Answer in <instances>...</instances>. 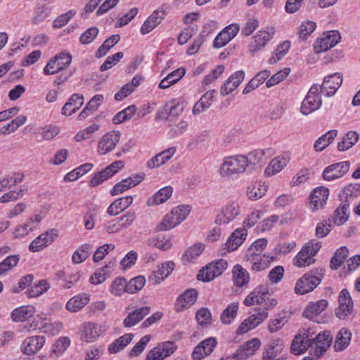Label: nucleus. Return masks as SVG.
<instances>
[{
	"mask_svg": "<svg viewBox=\"0 0 360 360\" xmlns=\"http://www.w3.org/2000/svg\"><path fill=\"white\" fill-rule=\"evenodd\" d=\"M263 303L265 305L264 309H262L258 307L255 308V313L245 319L238 326L236 330L237 335L246 333L262 323L268 317L267 311L275 307L277 305L278 302L276 299L269 298V296H267Z\"/></svg>",
	"mask_w": 360,
	"mask_h": 360,
	"instance_id": "obj_1",
	"label": "nucleus"
},
{
	"mask_svg": "<svg viewBox=\"0 0 360 360\" xmlns=\"http://www.w3.org/2000/svg\"><path fill=\"white\" fill-rule=\"evenodd\" d=\"M324 272L323 269L317 268L305 273L297 280L295 287V292L297 295H304L314 290L321 282Z\"/></svg>",
	"mask_w": 360,
	"mask_h": 360,
	"instance_id": "obj_2",
	"label": "nucleus"
},
{
	"mask_svg": "<svg viewBox=\"0 0 360 360\" xmlns=\"http://www.w3.org/2000/svg\"><path fill=\"white\" fill-rule=\"evenodd\" d=\"M248 167L245 155L229 156L224 158L219 172L223 177H231L235 174L244 173Z\"/></svg>",
	"mask_w": 360,
	"mask_h": 360,
	"instance_id": "obj_3",
	"label": "nucleus"
},
{
	"mask_svg": "<svg viewBox=\"0 0 360 360\" xmlns=\"http://www.w3.org/2000/svg\"><path fill=\"white\" fill-rule=\"evenodd\" d=\"M321 247L320 242L307 243L297 253L294 259V264L297 266H306L314 263L313 258Z\"/></svg>",
	"mask_w": 360,
	"mask_h": 360,
	"instance_id": "obj_4",
	"label": "nucleus"
},
{
	"mask_svg": "<svg viewBox=\"0 0 360 360\" xmlns=\"http://www.w3.org/2000/svg\"><path fill=\"white\" fill-rule=\"evenodd\" d=\"M72 62V56L68 52H60L51 58L44 68L46 75H55L68 67Z\"/></svg>",
	"mask_w": 360,
	"mask_h": 360,
	"instance_id": "obj_5",
	"label": "nucleus"
},
{
	"mask_svg": "<svg viewBox=\"0 0 360 360\" xmlns=\"http://www.w3.org/2000/svg\"><path fill=\"white\" fill-rule=\"evenodd\" d=\"M312 345L310 354L316 359L321 358L327 352L333 342V337L330 331L324 330L319 333L315 338H312Z\"/></svg>",
	"mask_w": 360,
	"mask_h": 360,
	"instance_id": "obj_6",
	"label": "nucleus"
},
{
	"mask_svg": "<svg viewBox=\"0 0 360 360\" xmlns=\"http://www.w3.org/2000/svg\"><path fill=\"white\" fill-rule=\"evenodd\" d=\"M124 167V162L122 160H117L103 170L95 173L89 182V186L91 188L96 187L107 181L115 175L120 169Z\"/></svg>",
	"mask_w": 360,
	"mask_h": 360,
	"instance_id": "obj_7",
	"label": "nucleus"
},
{
	"mask_svg": "<svg viewBox=\"0 0 360 360\" xmlns=\"http://www.w3.org/2000/svg\"><path fill=\"white\" fill-rule=\"evenodd\" d=\"M241 208L238 202L231 201L221 209V212L215 218L217 224H228L233 221L240 213Z\"/></svg>",
	"mask_w": 360,
	"mask_h": 360,
	"instance_id": "obj_8",
	"label": "nucleus"
},
{
	"mask_svg": "<svg viewBox=\"0 0 360 360\" xmlns=\"http://www.w3.org/2000/svg\"><path fill=\"white\" fill-rule=\"evenodd\" d=\"M312 338L309 329H303L292 340L290 350L295 355H300L312 346Z\"/></svg>",
	"mask_w": 360,
	"mask_h": 360,
	"instance_id": "obj_9",
	"label": "nucleus"
},
{
	"mask_svg": "<svg viewBox=\"0 0 360 360\" xmlns=\"http://www.w3.org/2000/svg\"><path fill=\"white\" fill-rule=\"evenodd\" d=\"M341 37L337 30L329 31L325 36L317 39L314 44V49L316 53L327 51L335 46L340 41Z\"/></svg>",
	"mask_w": 360,
	"mask_h": 360,
	"instance_id": "obj_10",
	"label": "nucleus"
},
{
	"mask_svg": "<svg viewBox=\"0 0 360 360\" xmlns=\"http://www.w3.org/2000/svg\"><path fill=\"white\" fill-rule=\"evenodd\" d=\"M176 349V345L174 342H162L148 352L146 360H163L172 354Z\"/></svg>",
	"mask_w": 360,
	"mask_h": 360,
	"instance_id": "obj_11",
	"label": "nucleus"
},
{
	"mask_svg": "<svg viewBox=\"0 0 360 360\" xmlns=\"http://www.w3.org/2000/svg\"><path fill=\"white\" fill-rule=\"evenodd\" d=\"M275 30L273 27L259 30L257 34L252 37L248 45L249 51L252 53L259 51L272 39Z\"/></svg>",
	"mask_w": 360,
	"mask_h": 360,
	"instance_id": "obj_12",
	"label": "nucleus"
},
{
	"mask_svg": "<svg viewBox=\"0 0 360 360\" xmlns=\"http://www.w3.org/2000/svg\"><path fill=\"white\" fill-rule=\"evenodd\" d=\"M339 306L335 309V315L340 319H345L353 311V302L347 289H342L338 296Z\"/></svg>",
	"mask_w": 360,
	"mask_h": 360,
	"instance_id": "obj_13",
	"label": "nucleus"
},
{
	"mask_svg": "<svg viewBox=\"0 0 360 360\" xmlns=\"http://www.w3.org/2000/svg\"><path fill=\"white\" fill-rule=\"evenodd\" d=\"M350 162L343 161L326 167L322 174L326 181H333L343 176L349 169Z\"/></svg>",
	"mask_w": 360,
	"mask_h": 360,
	"instance_id": "obj_14",
	"label": "nucleus"
},
{
	"mask_svg": "<svg viewBox=\"0 0 360 360\" xmlns=\"http://www.w3.org/2000/svg\"><path fill=\"white\" fill-rule=\"evenodd\" d=\"M58 237V231L51 229L37 237L29 245V250L32 252L41 251L51 245Z\"/></svg>",
	"mask_w": 360,
	"mask_h": 360,
	"instance_id": "obj_15",
	"label": "nucleus"
},
{
	"mask_svg": "<svg viewBox=\"0 0 360 360\" xmlns=\"http://www.w3.org/2000/svg\"><path fill=\"white\" fill-rule=\"evenodd\" d=\"M198 292L194 288H189L181 293L176 300L174 309L181 312L193 305L198 299Z\"/></svg>",
	"mask_w": 360,
	"mask_h": 360,
	"instance_id": "obj_16",
	"label": "nucleus"
},
{
	"mask_svg": "<svg viewBox=\"0 0 360 360\" xmlns=\"http://www.w3.org/2000/svg\"><path fill=\"white\" fill-rule=\"evenodd\" d=\"M217 345L216 338L210 337L201 341L195 346L192 352V357L194 360H201L205 356L211 354Z\"/></svg>",
	"mask_w": 360,
	"mask_h": 360,
	"instance_id": "obj_17",
	"label": "nucleus"
},
{
	"mask_svg": "<svg viewBox=\"0 0 360 360\" xmlns=\"http://www.w3.org/2000/svg\"><path fill=\"white\" fill-rule=\"evenodd\" d=\"M329 189L325 186H319L313 190L309 198V207L312 211L323 208L327 202Z\"/></svg>",
	"mask_w": 360,
	"mask_h": 360,
	"instance_id": "obj_18",
	"label": "nucleus"
},
{
	"mask_svg": "<svg viewBox=\"0 0 360 360\" xmlns=\"http://www.w3.org/2000/svg\"><path fill=\"white\" fill-rule=\"evenodd\" d=\"M342 83V75L339 72L328 75L321 85V92L326 96H331L335 94Z\"/></svg>",
	"mask_w": 360,
	"mask_h": 360,
	"instance_id": "obj_19",
	"label": "nucleus"
},
{
	"mask_svg": "<svg viewBox=\"0 0 360 360\" xmlns=\"http://www.w3.org/2000/svg\"><path fill=\"white\" fill-rule=\"evenodd\" d=\"M240 27L237 24H231L221 30L214 39L213 46L216 49L226 46L238 34Z\"/></svg>",
	"mask_w": 360,
	"mask_h": 360,
	"instance_id": "obj_20",
	"label": "nucleus"
},
{
	"mask_svg": "<svg viewBox=\"0 0 360 360\" xmlns=\"http://www.w3.org/2000/svg\"><path fill=\"white\" fill-rule=\"evenodd\" d=\"M45 341L46 338L43 335L27 337L21 345V351L26 355L34 354L42 348Z\"/></svg>",
	"mask_w": 360,
	"mask_h": 360,
	"instance_id": "obj_21",
	"label": "nucleus"
},
{
	"mask_svg": "<svg viewBox=\"0 0 360 360\" xmlns=\"http://www.w3.org/2000/svg\"><path fill=\"white\" fill-rule=\"evenodd\" d=\"M120 132L113 131L103 136L98 143V152L101 155H105L112 150L120 139Z\"/></svg>",
	"mask_w": 360,
	"mask_h": 360,
	"instance_id": "obj_22",
	"label": "nucleus"
},
{
	"mask_svg": "<svg viewBox=\"0 0 360 360\" xmlns=\"http://www.w3.org/2000/svg\"><path fill=\"white\" fill-rule=\"evenodd\" d=\"M261 342L258 338H252L241 345L233 354V358L237 360H243L252 356L259 348Z\"/></svg>",
	"mask_w": 360,
	"mask_h": 360,
	"instance_id": "obj_23",
	"label": "nucleus"
},
{
	"mask_svg": "<svg viewBox=\"0 0 360 360\" xmlns=\"http://www.w3.org/2000/svg\"><path fill=\"white\" fill-rule=\"evenodd\" d=\"M165 17V11L164 9L162 8H158L144 21L141 27L140 32L143 35L148 34L161 23Z\"/></svg>",
	"mask_w": 360,
	"mask_h": 360,
	"instance_id": "obj_24",
	"label": "nucleus"
},
{
	"mask_svg": "<svg viewBox=\"0 0 360 360\" xmlns=\"http://www.w3.org/2000/svg\"><path fill=\"white\" fill-rule=\"evenodd\" d=\"M248 232L245 229H236L229 237L224 245V249L228 252L235 251L240 246L246 239Z\"/></svg>",
	"mask_w": 360,
	"mask_h": 360,
	"instance_id": "obj_25",
	"label": "nucleus"
},
{
	"mask_svg": "<svg viewBox=\"0 0 360 360\" xmlns=\"http://www.w3.org/2000/svg\"><path fill=\"white\" fill-rule=\"evenodd\" d=\"M174 266L175 264L172 261L162 263L149 276V281L154 285L159 284L172 274Z\"/></svg>",
	"mask_w": 360,
	"mask_h": 360,
	"instance_id": "obj_26",
	"label": "nucleus"
},
{
	"mask_svg": "<svg viewBox=\"0 0 360 360\" xmlns=\"http://www.w3.org/2000/svg\"><path fill=\"white\" fill-rule=\"evenodd\" d=\"M245 78V72L243 70L236 71L224 82L220 89V94L224 96L231 94L236 89Z\"/></svg>",
	"mask_w": 360,
	"mask_h": 360,
	"instance_id": "obj_27",
	"label": "nucleus"
},
{
	"mask_svg": "<svg viewBox=\"0 0 360 360\" xmlns=\"http://www.w3.org/2000/svg\"><path fill=\"white\" fill-rule=\"evenodd\" d=\"M175 147L168 148L148 160L146 165L150 169L159 167L169 160L176 153Z\"/></svg>",
	"mask_w": 360,
	"mask_h": 360,
	"instance_id": "obj_28",
	"label": "nucleus"
},
{
	"mask_svg": "<svg viewBox=\"0 0 360 360\" xmlns=\"http://www.w3.org/2000/svg\"><path fill=\"white\" fill-rule=\"evenodd\" d=\"M150 311V307H142L129 313L124 319L123 325L125 328H131L139 323Z\"/></svg>",
	"mask_w": 360,
	"mask_h": 360,
	"instance_id": "obj_29",
	"label": "nucleus"
},
{
	"mask_svg": "<svg viewBox=\"0 0 360 360\" xmlns=\"http://www.w3.org/2000/svg\"><path fill=\"white\" fill-rule=\"evenodd\" d=\"M84 103V96L79 94H74L63 105L61 113L65 116H70L76 112Z\"/></svg>",
	"mask_w": 360,
	"mask_h": 360,
	"instance_id": "obj_30",
	"label": "nucleus"
},
{
	"mask_svg": "<svg viewBox=\"0 0 360 360\" xmlns=\"http://www.w3.org/2000/svg\"><path fill=\"white\" fill-rule=\"evenodd\" d=\"M352 333L347 328H341L335 335V340L333 345L335 352L344 351L350 344Z\"/></svg>",
	"mask_w": 360,
	"mask_h": 360,
	"instance_id": "obj_31",
	"label": "nucleus"
},
{
	"mask_svg": "<svg viewBox=\"0 0 360 360\" xmlns=\"http://www.w3.org/2000/svg\"><path fill=\"white\" fill-rule=\"evenodd\" d=\"M326 300H320L315 303H309L304 310L302 315L307 319L314 320L322 311H323L328 306Z\"/></svg>",
	"mask_w": 360,
	"mask_h": 360,
	"instance_id": "obj_32",
	"label": "nucleus"
},
{
	"mask_svg": "<svg viewBox=\"0 0 360 360\" xmlns=\"http://www.w3.org/2000/svg\"><path fill=\"white\" fill-rule=\"evenodd\" d=\"M322 105L321 97H313L306 95L302 102L300 112L304 115H308L317 110Z\"/></svg>",
	"mask_w": 360,
	"mask_h": 360,
	"instance_id": "obj_33",
	"label": "nucleus"
},
{
	"mask_svg": "<svg viewBox=\"0 0 360 360\" xmlns=\"http://www.w3.org/2000/svg\"><path fill=\"white\" fill-rule=\"evenodd\" d=\"M233 282L237 287L247 286L250 282L248 271L241 265L236 264L232 269Z\"/></svg>",
	"mask_w": 360,
	"mask_h": 360,
	"instance_id": "obj_34",
	"label": "nucleus"
},
{
	"mask_svg": "<svg viewBox=\"0 0 360 360\" xmlns=\"http://www.w3.org/2000/svg\"><path fill=\"white\" fill-rule=\"evenodd\" d=\"M252 264V269L255 271H261L269 266V264L274 260V256L259 255L245 257Z\"/></svg>",
	"mask_w": 360,
	"mask_h": 360,
	"instance_id": "obj_35",
	"label": "nucleus"
},
{
	"mask_svg": "<svg viewBox=\"0 0 360 360\" xmlns=\"http://www.w3.org/2000/svg\"><path fill=\"white\" fill-rule=\"evenodd\" d=\"M90 301L89 296L86 293H79L66 303V309L71 312H77L85 307Z\"/></svg>",
	"mask_w": 360,
	"mask_h": 360,
	"instance_id": "obj_36",
	"label": "nucleus"
},
{
	"mask_svg": "<svg viewBox=\"0 0 360 360\" xmlns=\"http://www.w3.org/2000/svg\"><path fill=\"white\" fill-rule=\"evenodd\" d=\"M359 195H360V184H351L345 187L340 192L339 196L340 201L350 205Z\"/></svg>",
	"mask_w": 360,
	"mask_h": 360,
	"instance_id": "obj_37",
	"label": "nucleus"
},
{
	"mask_svg": "<svg viewBox=\"0 0 360 360\" xmlns=\"http://www.w3.org/2000/svg\"><path fill=\"white\" fill-rule=\"evenodd\" d=\"M35 313V308L32 305L22 306L15 309L11 314L15 322H23L29 319Z\"/></svg>",
	"mask_w": 360,
	"mask_h": 360,
	"instance_id": "obj_38",
	"label": "nucleus"
},
{
	"mask_svg": "<svg viewBox=\"0 0 360 360\" xmlns=\"http://www.w3.org/2000/svg\"><path fill=\"white\" fill-rule=\"evenodd\" d=\"M216 93L215 90L207 91L200 99L194 105L193 108V114L198 115L206 110L212 103V100Z\"/></svg>",
	"mask_w": 360,
	"mask_h": 360,
	"instance_id": "obj_39",
	"label": "nucleus"
},
{
	"mask_svg": "<svg viewBox=\"0 0 360 360\" xmlns=\"http://www.w3.org/2000/svg\"><path fill=\"white\" fill-rule=\"evenodd\" d=\"M133 333H126L115 340L108 348L110 354H116L123 350L133 340Z\"/></svg>",
	"mask_w": 360,
	"mask_h": 360,
	"instance_id": "obj_40",
	"label": "nucleus"
},
{
	"mask_svg": "<svg viewBox=\"0 0 360 360\" xmlns=\"http://www.w3.org/2000/svg\"><path fill=\"white\" fill-rule=\"evenodd\" d=\"M349 217V205L348 203L341 201L339 206L334 212L333 221V223L340 226L345 224Z\"/></svg>",
	"mask_w": 360,
	"mask_h": 360,
	"instance_id": "obj_41",
	"label": "nucleus"
},
{
	"mask_svg": "<svg viewBox=\"0 0 360 360\" xmlns=\"http://www.w3.org/2000/svg\"><path fill=\"white\" fill-rule=\"evenodd\" d=\"M338 130L331 129L320 136L314 143V148L316 151H322L327 148L335 139Z\"/></svg>",
	"mask_w": 360,
	"mask_h": 360,
	"instance_id": "obj_42",
	"label": "nucleus"
},
{
	"mask_svg": "<svg viewBox=\"0 0 360 360\" xmlns=\"http://www.w3.org/2000/svg\"><path fill=\"white\" fill-rule=\"evenodd\" d=\"M186 70L184 68H178L169 75L159 84V88L165 89L179 81L185 75Z\"/></svg>",
	"mask_w": 360,
	"mask_h": 360,
	"instance_id": "obj_43",
	"label": "nucleus"
},
{
	"mask_svg": "<svg viewBox=\"0 0 360 360\" xmlns=\"http://www.w3.org/2000/svg\"><path fill=\"white\" fill-rule=\"evenodd\" d=\"M283 344L280 340H273L266 346L263 352V360H272L277 356L283 350Z\"/></svg>",
	"mask_w": 360,
	"mask_h": 360,
	"instance_id": "obj_44",
	"label": "nucleus"
},
{
	"mask_svg": "<svg viewBox=\"0 0 360 360\" xmlns=\"http://www.w3.org/2000/svg\"><path fill=\"white\" fill-rule=\"evenodd\" d=\"M173 188L171 186H165L157 191L151 198L148 200L149 205H158L165 202L172 195Z\"/></svg>",
	"mask_w": 360,
	"mask_h": 360,
	"instance_id": "obj_45",
	"label": "nucleus"
},
{
	"mask_svg": "<svg viewBox=\"0 0 360 360\" xmlns=\"http://www.w3.org/2000/svg\"><path fill=\"white\" fill-rule=\"evenodd\" d=\"M271 149H263V150H255L250 153L247 156H245L248 160V166H255L258 164L263 163L267 155H270Z\"/></svg>",
	"mask_w": 360,
	"mask_h": 360,
	"instance_id": "obj_46",
	"label": "nucleus"
},
{
	"mask_svg": "<svg viewBox=\"0 0 360 360\" xmlns=\"http://www.w3.org/2000/svg\"><path fill=\"white\" fill-rule=\"evenodd\" d=\"M267 186L262 181H256L247 188V195L251 200L261 198L266 192Z\"/></svg>",
	"mask_w": 360,
	"mask_h": 360,
	"instance_id": "obj_47",
	"label": "nucleus"
},
{
	"mask_svg": "<svg viewBox=\"0 0 360 360\" xmlns=\"http://www.w3.org/2000/svg\"><path fill=\"white\" fill-rule=\"evenodd\" d=\"M359 139V135L354 131H349L342 137L341 141L338 143L339 151H345L351 148Z\"/></svg>",
	"mask_w": 360,
	"mask_h": 360,
	"instance_id": "obj_48",
	"label": "nucleus"
},
{
	"mask_svg": "<svg viewBox=\"0 0 360 360\" xmlns=\"http://www.w3.org/2000/svg\"><path fill=\"white\" fill-rule=\"evenodd\" d=\"M166 110H168L170 117L179 116L186 108V103L181 98H174L166 103Z\"/></svg>",
	"mask_w": 360,
	"mask_h": 360,
	"instance_id": "obj_49",
	"label": "nucleus"
},
{
	"mask_svg": "<svg viewBox=\"0 0 360 360\" xmlns=\"http://www.w3.org/2000/svg\"><path fill=\"white\" fill-rule=\"evenodd\" d=\"M238 307L239 304L238 302L229 304L221 314L220 320L221 323L226 325L232 323L237 315Z\"/></svg>",
	"mask_w": 360,
	"mask_h": 360,
	"instance_id": "obj_50",
	"label": "nucleus"
},
{
	"mask_svg": "<svg viewBox=\"0 0 360 360\" xmlns=\"http://www.w3.org/2000/svg\"><path fill=\"white\" fill-rule=\"evenodd\" d=\"M120 39V36L119 34L111 35L105 39L103 44L98 48L95 54L96 57L100 58L105 56L110 49L118 43Z\"/></svg>",
	"mask_w": 360,
	"mask_h": 360,
	"instance_id": "obj_51",
	"label": "nucleus"
},
{
	"mask_svg": "<svg viewBox=\"0 0 360 360\" xmlns=\"http://www.w3.org/2000/svg\"><path fill=\"white\" fill-rule=\"evenodd\" d=\"M348 249L345 246L338 248L330 261V266L332 269H338L343 264L344 260L348 256Z\"/></svg>",
	"mask_w": 360,
	"mask_h": 360,
	"instance_id": "obj_52",
	"label": "nucleus"
},
{
	"mask_svg": "<svg viewBox=\"0 0 360 360\" xmlns=\"http://www.w3.org/2000/svg\"><path fill=\"white\" fill-rule=\"evenodd\" d=\"M50 288L46 280H40L34 283L27 291L29 297H37L46 292Z\"/></svg>",
	"mask_w": 360,
	"mask_h": 360,
	"instance_id": "obj_53",
	"label": "nucleus"
},
{
	"mask_svg": "<svg viewBox=\"0 0 360 360\" xmlns=\"http://www.w3.org/2000/svg\"><path fill=\"white\" fill-rule=\"evenodd\" d=\"M136 111V107L134 105H131L118 112L112 118V122L115 124H121L125 121L130 120Z\"/></svg>",
	"mask_w": 360,
	"mask_h": 360,
	"instance_id": "obj_54",
	"label": "nucleus"
},
{
	"mask_svg": "<svg viewBox=\"0 0 360 360\" xmlns=\"http://www.w3.org/2000/svg\"><path fill=\"white\" fill-rule=\"evenodd\" d=\"M92 246L90 244H83L77 249L72 255V261L74 264L83 262L89 256Z\"/></svg>",
	"mask_w": 360,
	"mask_h": 360,
	"instance_id": "obj_55",
	"label": "nucleus"
},
{
	"mask_svg": "<svg viewBox=\"0 0 360 360\" xmlns=\"http://www.w3.org/2000/svg\"><path fill=\"white\" fill-rule=\"evenodd\" d=\"M285 160L279 157L274 158L269 163V166L265 169L264 174L267 176H271L280 172L285 166Z\"/></svg>",
	"mask_w": 360,
	"mask_h": 360,
	"instance_id": "obj_56",
	"label": "nucleus"
},
{
	"mask_svg": "<svg viewBox=\"0 0 360 360\" xmlns=\"http://www.w3.org/2000/svg\"><path fill=\"white\" fill-rule=\"evenodd\" d=\"M290 47V43L289 41H285L279 44L272 56L269 59V63L275 64L277 61L280 60L283 56L286 55Z\"/></svg>",
	"mask_w": 360,
	"mask_h": 360,
	"instance_id": "obj_57",
	"label": "nucleus"
},
{
	"mask_svg": "<svg viewBox=\"0 0 360 360\" xmlns=\"http://www.w3.org/2000/svg\"><path fill=\"white\" fill-rule=\"evenodd\" d=\"M82 333L85 340L89 342H94L99 335L96 324L91 322L84 323Z\"/></svg>",
	"mask_w": 360,
	"mask_h": 360,
	"instance_id": "obj_58",
	"label": "nucleus"
},
{
	"mask_svg": "<svg viewBox=\"0 0 360 360\" xmlns=\"http://www.w3.org/2000/svg\"><path fill=\"white\" fill-rule=\"evenodd\" d=\"M128 282L122 277L116 278L110 286V292L115 296H120L124 292H128Z\"/></svg>",
	"mask_w": 360,
	"mask_h": 360,
	"instance_id": "obj_59",
	"label": "nucleus"
},
{
	"mask_svg": "<svg viewBox=\"0 0 360 360\" xmlns=\"http://www.w3.org/2000/svg\"><path fill=\"white\" fill-rule=\"evenodd\" d=\"M179 224L177 217L171 212L167 214L157 227L158 231H168Z\"/></svg>",
	"mask_w": 360,
	"mask_h": 360,
	"instance_id": "obj_60",
	"label": "nucleus"
},
{
	"mask_svg": "<svg viewBox=\"0 0 360 360\" xmlns=\"http://www.w3.org/2000/svg\"><path fill=\"white\" fill-rule=\"evenodd\" d=\"M195 319L202 327L212 324V314L210 309L207 307L199 309L195 313Z\"/></svg>",
	"mask_w": 360,
	"mask_h": 360,
	"instance_id": "obj_61",
	"label": "nucleus"
},
{
	"mask_svg": "<svg viewBox=\"0 0 360 360\" xmlns=\"http://www.w3.org/2000/svg\"><path fill=\"white\" fill-rule=\"evenodd\" d=\"M204 245L202 243H196L188 248L182 256V259L185 262H190L193 259H196L203 251Z\"/></svg>",
	"mask_w": 360,
	"mask_h": 360,
	"instance_id": "obj_62",
	"label": "nucleus"
},
{
	"mask_svg": "<svg viewBox=\"0 0 360 360\" xmlns=\"http://www.w3.org/2000/svg\"><path fill=\"white\" fill-rule=\"evenodd\" d=\"M36 226L34 225L33 217L29 218V219L23 224L16 227L13 231V235L15 238L27 236L30 232L34 230Z\"/></svg>",
	"mask_w": 360,
	"mask_h": 360,
	"instance_id": "obj_63",
	"label": "nucleus"
},
{
	"mask_svg": "<svg viewBox=\"0 0 360 360\" xmlns=\"http://www.w3.org/2000/svg\"><path fill=\"white\" fill-rule=\"evenodd\" d=\"M27 192V188L25 186H20L19 188L15 190L11 191L5 194H4L0 198L1 203H6L11 201H15L22 197L25 193Z\"/></svg>",
	"mask_w": 360,
	"mask_h": 360,
	"instance_id": "obj_64",
	"label": "nucleus"
}]
</instances>
